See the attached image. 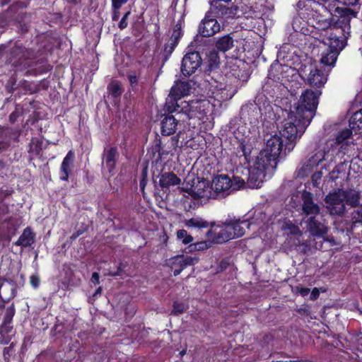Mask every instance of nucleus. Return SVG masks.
<instances>
[{"label":"nucleus","instance_id":"1","mask_svg":"<svg viewBox=\"0 0 362 362\" xmlns=\"http://www.w3.org/2000/svg\"><path fill=\"white\" fill-rule=\"evenodd\" d=\"M321 90H313L307 88L302 93L293 110L288 113L282 134L289 142L286 145L288 150L294 148L297 137H301L315 115Z\"/></svg>","mask_w":362,"mask_h":362},{"label":"nucleus","instance_id":"2","mask_svg":"<svg viewBox=\"0 0 362 362\" xmlns=\"http://www.w3.org/2000/svg\"><path fill=\"white\" fill-rule=\"evenodd\" d=\"M318 21L319 28L323 33L320 34L321 42L325 49L321 53L320 64L332 67L334 66L340 52L346 47L350 36V30L336 25L329 21Z\"/></svg>","mask_w":362,"mask_h":362},{"label":"nucleus","instance_id":"3","mask_svg":"<svg viewBox=\"0 0 362 362\" xmlns=\"http://www.w3.org/2000/svg\"><path fill=\"white\" fill-rule=\"evenodd\" d=\"M283 129L279 132L281 136L274 134L267 139L265 147L259 153L255 161V168L260 173L265 171H274L276 168L279 158L285 157L293 149L286 148L289 140L283 136Z\"/></svg>","mask_w":362,"mask_h":362},{"label":"nucleus","instance_id":"4","mask_svg":"<svg viewBox=\"0 0 362 362\" xmlns=\"http://www.w3.org/2000/svg\"><path fill=\"white\" fill-rule=\"evenodd\" d=\"M0 45V54L5 57L6 63L11 64L15 71H23L30 66V61L37 57L33 48H28L20 41H9Z\"/></svg>","mask_w":362,"mask_h":362},{"label":"nucleus","instance_id":"5","mask_svg":"<svg viewBox=\"0 0 362 362\" xmlns=\"http://www.w3.org/2000/svg\"><path fill=\"white\" fill-rule=\"evenodd\" d=\"M222 225L224 228H221L217 231L220 227L216 226L215 229H209L206 233V237L214 243L221 244L243 236L245 233L244 227L249 228L250 223L247 220L241 221L240 218L229 217L222 222Z\"/></svg>","mask_w":362,"mask_h":362},{"label":"nucleus","instance_id":"6","mask_svg":"<svg viewBox=\"0 0 362 362\" xmlns=\"http://www.w3.org/2000/svg\"><path fill=\"white\" fill-rule=\"evenodd\" d=\"M231 184L232 180L228 175H218L214 177L211 186L203 182V187L199 185L192 188L189 194L194 199L224 197L230 193Z\"/></svg>","mask_w":362,"mask_h":362},{"label":"nucleus","instance_id":"7","mask_svg":"<svg viewBox=\"0 0 362 362\" xmlns=\"http://www.w3.org/2000/svg\"><path fill=\"white\" fill-rule=\"evenodd\" d=\"M338 4L339 1L337 0H300L296 6L298 10L304 9L308 15L313 17H325L324 21H332L334 8L337 9Z\"/></svg>","mask_w":362,"mask_h":362},{"label":"nucleus","instance_id":"8","mask_svg":"<svg viewBox=\"0 0 362 362\" xmlns=\"http://www.w3.org/2000/svg\"><path fill=\"white\" fill-rule=\"evenodd\" d=\"M211 103L206 99H195L181 101L180 107L175 113L187 119L197 118L202 119L207 116L211 109Z\"/></svg>","mask_w":362,"mask_h":362},{"label":"nucleus","instance_id":"9","mask_svg":"<svg viewBox=\"0 0 362 362\" xmlns=\"http://www.w3.org/2000/svg\"><path fill=\"white\" fill-rule=\"evenodd\" d=\"M329 70L325 68H319L315 64L305 65L300 70V76L306 84L314 88L315 90H320L327 81Z\"/></svg>","mask_w":362,"mask_h":362},{"label":"nucleus","instance_id":"10","mask_svg":"<svg viewBox=\"0 0 362 362\" xmlns=\"http://www.w3.org/2000/svg\"><path fill=\"white\" fill-rule=\"evenodd\" d=\"M23 8V3H15L9 6L5 11L0 13V28H4L12 22L18 23L20 30L22 33H25L29 30V26L25 24H21V21L23 18L22 9ZM2 31H0L1 33Z\"/></svg>","mask_w":362,"mask_h":362},{"label":"nucleus","instance_id":"11","mask_svg":"<svg viewBox=\"0 0 362 362\" xmlns=\"http://www.w3.org/2000/svg\"><path fill=\"white\" fill-rule=\"evenodd\" d=\"M326 209L331 216H343L346 211L341 189L331 190L324 199Z\"/></svg>","mask_w":362,"mask_h":362},{"label":"nucleus","instance_id":"12","mask_svg":"<svg viewBox=\"0 0 362 362\" xmlns=\"http://www.w3.org/2000/svg\"><path fill=\"white\" fill-rule=\"evenodd\" d=\"M220 30L221 25L216 16L213 15V12L207 11L199 25V34L202 37H209L218 33Z\"/></svg>","mask_w":362,"mask_h":362},{"label":"nucleus","instance_id":"13","mask_svg":"<svg viewBox=\"0 0 362 362\" xmlns=\"http://www.w3.org/2000/svg\"><path fill=\"white\" fill-rule=\"evenodd\" d=\"M308 232L313 237L324 238L328 233V228L322 216H312L303 219Z\"/></svg>","mask_w":362,"mask_h":362},{"label":"nucleus","instance_id":"14","mask_svg":"<svg viewBox=\"0 0 362 362\" xmlns=\"http://www.w3.org/2000/svg\"><path fill=\"white\" fill-rule=\"evenodd\" d=\"M202 63V59L198 52H188L182 58L181 73L185 76H190L197 70Z\"/></svg>","mask_w":362,"mask_h":362},{"label":"nucleus","instance_id":"15","mask_svg":"<svg viewBox=\"0 0 362 362\" xmlns=\"http://www.w3.org/2000/svg\"><path fill=\"white\" fill-rule=\"evenodd\" d=\"M302 199V215L303 220L312 216L320 215V207L314 202L313 194L309 191L304 190L301 194Z\"/></svg>","mask_w":362,"mask_h":362},{"label":"nucleus","instance_id":"16","mask_svg":"<svg viewBox=\"0 0 362 362\" xmlns=\"http://www.w3.org/2000/svg\"><path fill=\"white\" fill-rule=\"evenodd\" d=\"M198 262V257L178 255L169 259V264L173 273V276H177L180 274L187 267L194 265Z\"/></svg>","mask_w":362,"mask_h":362},{"label":"nucleus","instance_id":"17","mask_svg":"<svg viewBox=\"0 0 362 362\" xmlns=\"http://www.w3.org/2000/svg\"><path fill=\"white\" fill-rule=\"evenodd\" d=\"M163 119L160 122L161 134L163 136H170L175 133L179 121L185 122V118L180 115H176V113H168L165 107H163Z\"/></svg>","mask_w":362,"mask_h":362},{"label":"nucleus","instance_id":"18","mask_svg":"<svg viewBox=\"0 0 362 362\" xmlns=\"http://www.w3.org/2000/svg\"><path fill=\"white\" fill-rule=\"evenodd\" d=\"M16 295V285L13 281H4L0 285V313L5 303L9 302Z\"/></svg>","mask_w":362,"mask_h":362},{"label":"nucleus","instance_id":"19","mask_svg":"<svg viewBox=\"0 0 362 362\" xmlns=\"http://www.w3.org/2000/svg\"><path fill=\"white\" fill-rule=\"evenodd\" d=\"M75 153L73 150H70L64 158L59 168V180L62 181H69V175L71 174L74 168Z\"/></svg>","mask_w":362,"mask_h":362},{"label":"nucleus","instance_id":"20","mask_svg":"<svg viewBox=\"0 0 362 362\" xmlns=\"http://www.w3.org/2000/svg\"><path fill=\"white\" fill-rule=\"evenodd\" d=\"M118 157L119 152L116 146H112L107 151L105 150L103 157V163H105V168L110 175L115 173Z\"/></svg>","mask_w":362,"mask_h":362},{"label":"nucleus","instance_id":"21","mask_svg":"<svg viewBox=\"0 0 362 362\" xmlns=\"http://www.w3.org/2000/svg\"><path fill=\"white\" fill-rule=\"evenodd\" d=\"M181 179L173 172L161 173L159 175V186L164 192L169 190L170 187L179 185Z\"/></svg>","mask_w":362,"mask_h":362},{"label":"nucleus","instance_id":"22","mask_svg":"<svg viewBox=\"0 0 362 362\" xmlns=\"http://www.w3.org/2000/svg\"><path fill=\"white\" fill-rule=\"evenodd\" d=\"M185 95L182 90H177L175 92L173 93L172 88L164 105L165 110H166L168 113H175L177 111L180 105L178 101Z\"/></svg>","mask_w":362,"mask_h":362},{"label":"nucleus","instance_id":"23","mask_svg":"<svg viewBox=\"0 0 362 362\" xmlns=\"http://www.w3.org/2000/svg\"><path fill=\"white\" fill-rule=\"evenodd\" d=\"M185 95L182 90H177L175 92L173 93L172 88L164 105L165 110H166L168 113H175L177 111L180 105L178 101Z\"/></svg>","mask_w":362,"mask_h":362},{"label":"nucleus","instance_id":"24","mask_svg":"<svg viewBox=\"0 0 362 362\" xmlns=\"http://www.w3.org/2000/svg\"><path fill=\"white\" fill-rule=\"evenodd\" d=\"M274 172L269 170L260 173L257 169L255 168L254 165L253 168L249 170L247 183L252 188H259L261 187L262 177H264L267 173H272Z\"/></svg>","mask_w":362,"mask_h":362},{"label":"nucleus","instance_id":"25","mask_svg":"<svg viewBox=\"0 0 362 362\" xmlns=\"http://www.w3.org/2000/svg\"><path fill=\"white\" fill-rule=\"evenodd\" d=\"M234 46V39L232 33L218 37L215 42V47L219 52H226Z\"/></svg>","mask_w":362,"mask_h":362},{"label":"nucleus","instance_id":"26","mask_svg":"<svg viewBox=\"0 0 362 362\" xmlns=\"http://www.w3.org/2000/svg\"><path fill=\"white\" fill-rule=\"evenodd\" d=\"M35 238V233L30 227H27L23 230L22 234L15 243V245L23 247H30L34 243Z\"/></svg>","mask_w":362,"mask_h":362},{"label":"nucleus","instance_id":"27","mask_svg":"<svg viewBox=\"0 0 362 362\" xmlns=\"http://www.w3.org/2000/svg\"><path fill=\"white\" fill-rule=\"evenodd\" d=\"M344 200L346 204L353 208L360 206L361 194L358 191L344 190L341 189Z\"/></svg>","mask_w":362,"mask_h":362},{"label":"nucleus","instance_id":"28","mask_svg":"<svg viewBox=\"0 0 362 362\" xmlns=\"http://www.w3.org/2000/svg\"><path fill=\"white\" fill-rule=\"evenodd\" d=\"M16 310L14 305L12 304L9 307H8L6 310V313L4 317V321L2 322V325L0 327V335L3 336L4 333L8 334L11 329H12V327H10L9 325L11 323L13 317L15 315Z\"/></svg>","mask_w":362,"mask_h":362},{"label":"nucleus","instance_id":"29","mask_svg":"<svg viewBox=\"0 0 362 362\" xmlns=\"http://www.w3.org/2000/svg\"><path fill=\"white\" fill-rule=\"evenodd\" d=\"M124 92V89L119 81H112L107 86V93L108 95L114 100L121 97Z\"/></svg>","mask_w":362,"mask_h":362},{"label":"nucleus","instance_id":"30","mask_svg":"<svg viewBox=\"0 0 362 362\" xmlns=\"http://www.w3.org/2000/svg\"><path fill=\"white\" fill-rule=\"evenodd\" d=\"M186 226L187 227H193V228H199V229L200 228H207L209 226H211V229L216 228H214L215 223H214V222L209 223L207 221H206L202 218H199V217L189 218L187 221Z\"/></svg>","mask_w":362,"mask_h":362},{"label":"nucleus","instance_id":"31","mask_svg":"<svg viewBox=\"0 0 362 362\" xmlns=\"http://www.w3.org/2000/svg\"><path fill=\"white\" fill-rule=\"evenodd\" d=\"M28 152L39 157L42 154V140L38 137H32L28 145Z\"/></svg>","mask_w":362,"mask_h":362},{"label":"nucleus","instance_id":"32","mask_svg":"<svg viewBox=\"0 0 362 362\" xmlns=\"http://www.w3.org/2000/svg\"><path fill=\"white\" fill-rule=\"evenodd\" d=\"M252 152V147L248 142H245V140H242L240 141L239 145L237 148V153L239 154V156H244L245 160L247 162L250 161V154Z\"/></svg>","mask_w":362,"mask_h":362},{"label":"nucleus","instance_id":"33","mask_svg":"<svg viewBox=\"0 0 362 362\" xmlns=\"http://www.w3.org/2000/svg\"><path fill=\"white\" fill-rule=\"evenodd\" d=\"M214 9V11L212 12L213 13L214 12L216 13V15L214 16L216 17H223V16L230 17L232 15H236V13L233 12V7L229 8V7H227L226 6H224L222 4L216 6Z\"/></svg>","mask_w":362,"mask_h":362},{"label":"nucleus","instance_id":"34","mask_svg":"<svg viewBox=\"0 0 362 362\" xmlns=\"http://www.w3.org/2000/svg\"><path fill=\"white\" fill-rule=\"evenodd\" d=\"M209 239L210 240V241L203 240L189 245V251H204L209 249V247H211V243H214L211 239Z\"/></svg>","mask_w":362,"mask_h":362},{"label":"nucleus","instance_id":"35","mask_svg":"<svg viewBox=\"0 0 362 362\" xmlns=\"http://www.w3.org/2000/svg\"><path fill=\"white\" fill-rule=\"evenodd\" d=\"M177 46V45L175 42H172V41H168V42L164 45L163 49L161 51L163 63L166 62L169 59Z\"/></svg>","mask_w":362,"mask_h":362},{"label":"nucleus","instance_id":"36","mask_svg":"<svg viewBox=\"0 0 362 362\" xmlns=\"http://www.w3.org/2000/svg\"><path fill=\"white\" fill-rule=\"evenodd\" d=\"M220 64V57L217 51L213 50L208 54V66L212 71L218 67Z\"/></svg>","mask_w":362,"mask_h":362},{"label":"nucleus","instance_id":"37","mask_svg":"<svg viewBox=\"0 0 362 362\" xmlns=\"http://www.w3.org/2000/svg\"><path fill=\"white\" fill-rule=\"evenodd\" d=\"M352 136V130L350 129H345L339 131L335 138V143L337 144H348L346 140Z\"/></svg>","mask_w":362,"mask_h":362},{"label":"nucleus","instance_id":"38","mask_svg":"<svg viewBox=\"0 0 362 362\" xmlns=\"http://www.w3.org/2000/svg\"><path fill=\"white\" fill-rule=\"evenodd\" d=\"M183 35V31L182 30V23L180 21H178L175 25L172 35L169 39V41H172V42H175L178 45L180 40Z\"/></svg>","mask_w":362,"mask_h":362},{"label":"nucleus","instance_id":"39","mask_svg":"<svg viewBox=\"0 0 362 362\" xmlns=\"http://www.w3.org/2000/svg\"><path fill=\"white\" fill-rule=\"evenodd\" d=\"M148 153H151L152 157L155 158L157 162L163 158L164 151H163L160 141L151 146Z\"/></svg>","mask_w":362,"mask_h":362},{"label":"nucleus","instance_id":"40","mask_svg":"<svg viewBox=\"0 0 362 362\" xmlns=\"http://www.w3.org/2000/svg\"><path fill=\"white\" fill-rule=\"evenodd\" d=\"M177 238L181 241L184 245L192 244L193 237L187 233L185 229H180L177 231Z\"/></svg>","mask_w":362,"mask_h":362},{"label":"nucleus","instance_id":"41","mask_svg":"<svg viewBox=\"0 0 362 362\" xmlns=\"http://www.w3.org/2000/svg\"><path fill=\"white\" fill-rule=\"evenodd\" d=\"M11 131L9 127H0V144L6 145L10 141Z\"/></svg>","mask_w":362,"mask_h":362},{"label":"nucleus","instance_id":"42","mask_svg":"<svg viewBox=\"0 0 362 362\" xmlns=\"http://www.w3.org/2000/svg\"><path fill=\"white\" fill-rule=\"evenodd\" d=\"M351 122L357 128H362V109L356 112L351 118Z\"/></svg>","mask_w":362,"mask_h":362},{"label":"nucleus","instance_id":"43","mask_svg":"<svg viewBox=\"0 0 362 362\" xmlns=\"http://www.w3.org/2000/svg\"><path fill=\"white\" fill-rule=\"evenodd\" d=\"M190 89L191 87L188 82H180L173 86V93L175 92L177 90H182L183 93L187 95L190 92Z\"/></svg>","mask_w":362,"mask_h":362},{"label":"nucleus","instance_id":"44","mask_svg":"<svg viewBox=\"0 0 362 362\" xmlns=\"http://www.w3.org/2000/svg\"><path fill=\"white\" fill-rule=\"evenodd\" d=\"M186 310L185 305L183 303L174 301L173 304V310L171 315H178L185 313Z\"/></svg>","mask_w":362,"mask_h":362},{"label":"nucleus","instance_id":"45","mask_svg":"<svg viewBox=\"0 0 362 362\" xmlns=\"http://www.w3.org/2000/svg\"><path fill=\"white\" fill-rule=\"evenodd\" d=\"M148 183V171L147 168H143L141 177H140V181H139V187L141 192L144 194L145 187Z\"/></svg>","mask_w":362,"mask_h":362},{"label":"nucleus","instance_id":"46","mask_svg":"<svg viewBox=\"0 0 362 362\" xmlns=\"http://www.w3.org/2000/svg\"><path fill=\"white\" fill-rule=\"evenodd\" d=\"M351 220L353 225L357 223L362 225V208L354 210L351 213Z\"/></svg>","mask_w":362,"mask_h":362},{"label":"nucleus","instance_id":"47","mask_svg":"<svg viewBox=\"0 0 362 362\" xmlns=\"http://www.w3.org/2000/svg\"><path fill=\"white\" fill-rule=\"evenodd\" d=\"M245 185V182L243 179L239 177H234V181L232 180L230 192L234 190H238Z\"/></svg>","mask_w":362,"mask_h":362},{"label":"nucleus","instance_id":"48","mask_svg":"<svg viewBox=\"0 0 362 362\" xmlns=\"http://www.w3.org/2000/svg\"><path fill=\"white\" fill-rule=\"evenodd\" d=\"M284 228L286 230H289L290 233L292 235H298L300 233V228H298V226L295 225L291 221H288L285 222Z\"/></svg>","mask_w":362,"mask_h":362},{"label":"nucleus","instance_id":"49","mask_svg":"<svg viewBox=\"0 0 362 362\" xmlns=\"http://www.w3.org/2000/svg\"><path fill=\"white\" fill-rule=\"evenodd\" d=\"M230 265V262L228 258L222 259L218 263L216 268V273H221L227 269L228 266Z\"/></svg>","mask_w":362,"mask_h":362},{"label":"nucleus","instance_id":"50","mask_svg":"<svg viewBox=\"0 0 362 362\" xmlns=\"http://www.w3.org/2000/svg\"><path fill=\"white\" fill-rule=\"evenodd\" d=\"M130 11H128L125 13H124L123 16L122 17L121 20L118 23V28L120 30H124L128 26V18L130 16Z\"/></svg>","mask_w":362,"mask_h":362},{"label":"nucleus","instance_id":"51","mask_svg":"<svg viewBox=\"0 0 362 362\" xmlns=\"http://www.w3.org/2000/svg\"><path fill=\"white\" fill-rule=\"evenodd\" d=\"M340 173V166H335L334 169L329 173V180L335 182L339 178V174Z\"/></svg>","mask_w":362,"mask_h":362},{"label":"nucleus","instance_id":"52","mask_svg":"<svg viewBox=\"0 0 362 362\" xmlns=\"http://www.w3.org/2000/svg\"><path fill=\"white\" fill-rule=\"evenodd\" d=\"M129 83L132 86L133 90H137V84H138V77L135 74H129L127 76Z\"/></svg>","mask_w":362,"mask_h":362},{"label":"nucleus","instance_id":"53","mask_svg":"<svg viewBox=\"0 0 362 362\" xmlns=\"http://www.w3.org/2000/svg\"><path fill=\"white\" fill-rule=\"evenodd\" d=\"M120 8L111 7V17L112 21H117L120 17Z\"/></svg>","mask_w":362,"mask_h":362},{"label":"nucleus","instance_id":"54","mask_svg":"<svg viewBox=\"0 0 362 362\" xmlns=\"http://www.w3.org/2000/svg\"><path fill=\"white\" fill-rule=\"evenodd\" d=\"M13 349V344L11 343L8 346H6L3 350V355L5 361L9 360L11 352Z\"/></svg>","mask_w":362,"mask_h":362},{"label":"nucleus","instance_id":"55","mask_svg":"<svg viewBox=\"0 0 362 362\" xmlns=\"http://www.w3.org/2000/svg\"><path fill=\"white\" fill-rule=\"evenodd\" d=\"M30 282L31 286L33 288H37L39 286L40 282L38 275H37V274L32 275L30 277Z\"/></svg>","mask_w":362,"mask_h":362},{"label":"nucleus","instance_id":"56","mask_svg":"<svg viewBox=\"0 0 362 362\" xmlns=\"http://www.w3.org/2000/svg\"><path fill=\"white\" fill-rule=\"evenodd\" d=\"M127 2L128 0H111V7L121 8Z\"/></svg>","mask_w":362,"mask_h":362},{"label":"nucleus","instance_id":"57","mask_svg":"<svg viewBox=\"0 0 362 362\" xmlns=\"http://www.w3.org/2000/svg\"><path fill=\"white\" fill-rule=\"evenodd\" d=\"M296 290L297 293L303 297L307 296L310 292V288L305 287H296Z\"/></svg>","mask_w":362,"mask_h":362},{"label":"nucleus","instance_id":"58","mask_svg":"<svg viewBox=\"0 0 362 362\" xmlns=\"http://www.w3.org/2000/svg\"><path fill=\"white\" fill-rule=\"evenodd\" d=\"M310 293V300H315L320 296V291L317 288H314Z\"/></svg>","mask_w":362,"mask_h":362},{"label":"nucleus","instance_id":"59","mask_svg":"<svg viewBox=\"0 0 362 362\" xmlns=\"http://www.w3.org/2000/svg\"><path fill=\"white\" fill-rule=\"evenodd\" d=\"M18 117H19L18 112V111H13V112H12L10 114V115L8 117V120H9V122L11 124H13V123H15L17 121Z\"/></svg>","mask_w":362,"mask_h":362},{"label":"nucleus","instance_id":"60","mask_svg":"<svg viewBox=\"0 0 362 362\" xmlns=\"http://www.w3.org/2000/svg\"><path fill=\"white\" fill-rule=\"evenodd\" d=\"M90 281L91 282L94 284V285H98L100 284V275L98 272H93L92 274V276H91V279H90Z\"/></svg>","mask_w":362,"mask_h":362},{"label":"nucleus","instance_id":"61","mask_svg":"<svg viewBox=\"0 0 362 362\" xmlns=\"http://www.w3.org/2000/svg\"><path fill=\"white\" fill-rule=\"evenodd\" d=\"M9 212V207L7 204H3L0 205V216L8 214Z\"/></svg>","mask_w":362,"mask_h":362},{"label":"nucleus","instance_id":"62","mask_svg":"<svg viewBox=\"0 0 362 362\" xmlns=\"http://www.w3.org/2000/svg\"><path fill=\"white\" fill-rule=\"evenodd\" d=\"M83 233V230H76V232H74L70 237H69V239L72 242V241H74L76 240L80 235H81Z\"/></svg>","mask_w":362,"mask_h":362},{"label":"nucleus","instance_id":"63","mask_svg":"<svg viewBox=\"0 0 362 362\" xmlns=\"http://www.w3.org/2000/svg\"><path fill=\"white\" fill-rule=\"evenodd\" d=\"M123 273V264L122 262L119 263V266L117 267V271L112 274V276H121Z\"/></svg>","mask_w":362,"mask_h":362},{"label":"nucleus","instance_id":"64","mask_svg":"<svg viewBox=\"0 0 362 362\" xmlns=\"http://www.w3.org/2000/svg\"><path fill=\"white\" fill-rule=\"evenodd\" d=\"M286 360H282V362H304L303 360H299V359H296V360H293V359H291V356H286Z\"/></svg>","mask_w":362,"mask_h":362}]
</instances>
